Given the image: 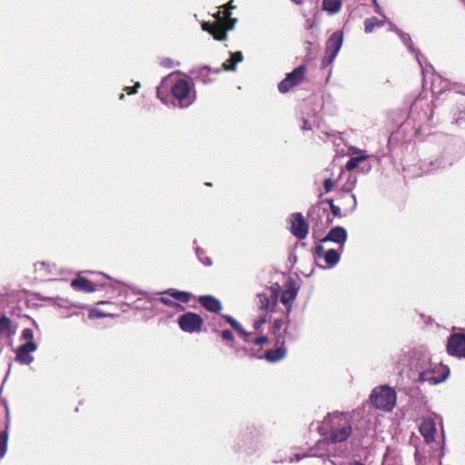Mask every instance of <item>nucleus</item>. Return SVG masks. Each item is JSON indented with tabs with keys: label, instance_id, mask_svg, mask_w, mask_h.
<instances>
[{
	"label": "nucleus",
	"instance_id": "f3484780",
	"mask_svg": "<svg viewBox=\"0 0 465 465\" xmlns=\"http://www.w3.org/2000/svg\"><path fill=\"white\" fill-rule=\"evenodd\" d=\"M70 286L74 291L91 293L96 292L99 287H104V284H94L87 278L78 276L72 280Z\"/></svg>",
	"mask_w": 465,
	"mask_h": 465
},
{
	"label": "nucleus",
	"instance_id": "aec40b11",
	"mask_svg": "<svg viewBox=\"0 0 465 465\" xmlns=\"http://www.w3.org/2000/svg\"><path fill=\"white\" fill-rule=\"evenodd\" d=\"M420 432L427 443L432 442L435 439L436 426L432 419H423L420 425Z\"/></svg>",
	"mask_w": 465,
	"mask_h": 465
},
{
	"label": "nucleus",
	"instance_id": "49530a36",
	"mask_svg": "<svg viewBox=\"0 0 465 465\" xmlns=\"http://www.w3.org/2000/svg\"><path fill=\"white\" fill-rule=\"evenodd\" d=\"M306 457H321V458H323L324 455L322 454L320 456L318 455H309V454H295L293 457L290 458L289 460V462H298V461H301L302 460H303L304 458Z\"/></svg>",
	"mask_w": 465,
	"mask_h": 465
},
{
	"label": "nucleus",
	"instance_id": "e2e57ef3",
	"mask_svg": "<svg viewBox=\"0 0 465 465\" xmlns=\"http://www.w3.org/2000/svg\"><path fill=\"white\" fill-rule=\"evenodd\" d=\"M326 203H329V205H330V209L331 208V204H334V203H333V200H332V199H327V200H326Z\"/></svg>",
	"mask_w": 465,
	"mask_h": 465
},
{
	"label": "nucleus",
	"instance_id": "864d4df0",
	"mask_svg": "<svg viewBox=\"0 0 465 465\" xmlns=\"http://www.w3.org/2000/svg\"><path fill=\"white\" fill-rule=\"evenodd\" d=\"M331 213H332L334 216H336V217H341V208H340V206L335 205V204H331Z\"/></svg>",
	"mask_w": 465,
	"mask_h": 465
},
{
	"label": "nucleus",
	"instance_id": "de8ad7c7",
	"mask_svg": "<svg viewBox=\"0 0 465 465\" xmlns=\"http://www.w3.org/2000/svg\"><path fill=\"white\" fill-rule=\"evenodd\" d=\"M248 351H251L254 355H250L251 359L262 360V351L261 349H256L255 346H248Z\"/></svg>",
	"mask_w": 465,
	"mask_h": 465
},
{
	"label": "nucleus",
	"instance_id": "6e6552de",
	"mask_svg": "<svg viewBox=\"0 0 465 465\" xmlns=\"http://www.w3.org/2000/svg\"><path fill=\"white\" fill-rule=\"evenodd\" d=\"M178 324L187 333L198 332L203 324V318L195 312H188L179 316Z\"/></svg>",
	"mask_w": 465,
	"mask_h": 465
},
{
	"label": "nucleus",
	"instance_id": "c85d7f7f",
	"mask_svg": "<svg viewBox=\"0 0 465 465\" xmlns=\"http://www.w3.org/2000/svg\"><path fill=\"white\" fill-rule=\"evenodd\" d=\"M163 293L168 294L169 296L173 297L176 301H179V302H182L184 303L188 302L192 298V294L190 292H182V291H178L175 289H169Z\"/></svg>",
	"mask_w": 465,
	"mask_h": 465
},
{
	"label": "nucleus",
	"instance_id": "9d476101",
	"mask_svg": "<svg viewBox=\"0 0 465 465\" xmlns=\"http://www.w3.org/2000/svg\"><path fill=\"white\" fill-rule=\"evenodd\" d=\"M290 231L299 240H303L309 232V225L301 213H293L290 215Z\"/></svg>",
	"mask_w": 465,
	"mask_h": 465
},
{
	"label": "nucleus",
	"instance_id": "c756f323",
	"mask_svg": "<svg viewBox=\"0 0 465 465\" xmlns=\"http://www.w3.org/2000/svg\"><path fill=\"white\" fill-rule=\"evenodd\" d=\"M342 0H323L322 9L330 15L337 14L341 7Z\"/></svg>",
	"mask_w": 465,
	"mask_h": 465
},
{
	"label": "nucleus",
	"instance_id": "680f3d73",
	"mask_svg": "<svg viewBox=\"0 0 465 465\" xmlns=\"http://www.w3.org/2000/svg\"><path fill=\"white\" fill-rule=\"evenodd\" d=\"M281 321H275L274 322V327L277 328V329H280L281 328Z\"/></svg>",
	"mask_w": 465,
	"mask_h": 465
},
{
	"label": "nucleus",
	"instance_id": "0eeeda50",
	"mask_svg": "<svg viewBox=\"0 0 465 465\" xmlns=\"http://www.w3.org/2000/svg\"><path fill=\"white\" fill-rule=\"evenodd\" d=\"M343 43V33L335 31L327 40L325 47V55L322 59V66L331 65L339 54Z\"/></svg>",
	"mask_w": 465,
	"mask_h": 465
},
{
	"label": "nucleus",
	"instance_id": "c03bdc74",
	"mask_svg": "<svg viewBox=\"0 0 465 465\" xmlns=\"http://www.w3.org/2000/svg\"><path fill=\"white\" fill-rule=\"evenodd\" d=\"M161 65L164 68H173V66L180 65V62L165 57L161 61Z\"/></svg>",
	"mask_w": 465,
	"mask_h": 465
},
{
	"label": "nucleus",
	"instance_id": "a18cd8bd",
	"mask_svg": "<svg viewBox=\"0 0 465 465\" xmlns=\"http://www.w3.org/2000/svg\"><path fill=\"white\" fill-rule=\"evenodd\" d=\"M235 331L240 335L245 343L250 341L251 332L246 331L242 325Z\"/></svg>",
	"mask_w": 465,
	"mask_h": 465
},
{
	"label": "nucleus",
	"instance_id": "f03ea898",
	"mask_svg": "<svg viewBox=\"0 0 465 465\" xmlns=\"http://www.w3.org/2000/svg\"><path fill=\"white\" fill-rule=\"evenodd\" d=\"M362 423L350 412L328 413L324 419V424L329 427L326 439L331 443H341L351 438V443L359 445L367 434Z\"/></svg>",
	"mask_w": 465,
	"mask_h": 465
},
{
	"label": "nucleus",
	"instance_id": "b1692460",
	"mask_svg": "<svg viewBox=\"0 0 465 465\" xmlns=\"http://www.w3.org/2000/svg\"><path fill=\"white\" fill-rule=\"evenodd\" d=\"M257 304L260 310L269 312L274 311L277 302L275 298H272V296L268 292H262L257 294Z\"/></svg>",
	"mask_w": 465,
	"mask_h": 465
},
{
	"label": "nucleus",
	"instance_id": "cd10ccee",
	"mask_svg": "<svg viewBox=\"0 0 465 465\" xmlns=\"http://www.w3.org/2000/svg\"><path fill=\"white\" fill-rule=\"evenodd\" d=\"M35 272L38 274V277L45 280L49 275L53 273L55 270L54 264H50L46 262H39L35 264Z\"/></svg>",
	"mask_w": 465,
	"mask_h": 465
},
{
	"label": "nucleus",
	"instance_id": "58836bf2",
	"mask_svg": "<svg viewBox=\"0 0 465 465\" xmlns=\"http://www.w3.org/2000/svg\"><path fill=\"white\" fill-rule=\"evenodd\" d=\"M282 292V287L278 282H275L272 284L270 289L268 290V293L272 296V298H275L276 302H278L279 295Z\"/></svg>",
	"mask_w": 465,
	"mask_h": 465
},
{
	"label": "nucleus",
	"instance_id": "13d9d810",
	"mask_svg": "<svg viewBox=\"0 0 465 465\" xmlns=\"http://www.w3.org/2000/svg\"><path fill=\"white\" fill-rule=\"evenodd\" d=\"M390 31L394 32L397 35H399V31H401V30L399 29L394 24L390 23Z\"/></svg>",
	"mask_w": 465,
	"mask_h": 465
},
{
	"label": "nucleus",
	"instance_id": "774afa93",
	"mask_svg": "<svg viewBox=\"0 0 465 465\" xmlns=\"http://www.w3.org/2000/svg\"><path fill=\"white\" fill-rule=\"evenodd\" d=\"M229 6H230L231 9L234 8V6L232 5V0H231L229 2Z\"/></svg>",
	"mask_w": 465,
	"mask_h": 465
},
{
	"label": "nucleus",
	"instance_id": "423d86ee",
	"mask_svg": "<svg viewBox=\"0 0 465 465\" xmlns=\"http://www.w3.org/2000/svg\"><path fill=\"white\" fill-rule=\"evenodd\" d=\"M172 94L178 100L180 108H187L193 104L196 99L194 93L191 94V86L185 79H179L172 86Z\"/></svg>",
	"mask_w": 465,
	"mask_h": 465
},
{
	"label": "nucleus",
	"instance_id": "4468645a",
	"mask_svg": "<svg viewBox=\"0 0 465 465\" xmlns=\"http://www.w3.org/2000/svg\"><path fill=\"white\" fill-rule=\"evenodd\" d=\"M36 350L35 342L24 343L16 349L15 360L21 364L29 365L34 361L32 353Z\"/></svg>",
	"mask_w": 465,
	"mask_h": 465
},
{
	"label": "nucleus",
	"instance_id": "39448f33",
	"mask_svg": "<svg viewBox=\"0 0 465 465\" xmlns=\"http://www.w3.org/2000/svg\"><path fill=\"white\" fill-rule=\"evenodd\" d=\"M397 395L395 391L388 385L375 388L371 396V404L379 410L391 411L396 404Z\"/></svg>",
	"mask_w": 465,
	"mask_h": 465
},
{
	"label": "nucleus",
	"instance_id": "bf43d9fd",
	"mask_svg": "<svg viewBox=\"0 0 465 465\" xmlns=\"http://www.w3.org/2000/svg\"><path fill=\"white\" fill-rule=\"evenodd\" d=\"M375 12L378 13L379 15H383V13H382V10H381V7L379 4H376V6H375Z\"/></svg>",
	"mask_w": 465,
	"mask_h": 465
},
{
	"label": "nucleus",
	"instance_id": "79ce46f5",
	"mask_svg": "<svg viewBox=\"0 0 465 465\" xmlns=\"http://www.w3.org/2000/svg\"><path fill=\"white\" fill-rule=\"evenodd\" d=\"M223 318L226 321L227 323L230 324V326L236 331L239 329V327L242 325L239 322H237L232 316L229 314L223 315Z\"/></svg>",
	"mask_w": 465,
	"mask_h": 465
},
{
	"label": "nucleus",
	"instance_id": "f704fd0d",
	"mask_svg": "<svg viewBox=\"0 0 465 465\" xmlns=\"http://www.w3.org/2000/svg\"><path fill=\"white\" fill-rule=\"evenodd\" d=\"M8 431H0V457L3 458L7 451Z\"/></svg>",
	"mask_w": 465,
	"mask_h": 465
},
{
	"label": "nucleus",
	"instance_id": "6ab92c4d",
	"mask_svg": "<svg viewBox=\"0 0 465 465\" xmlns=\"http://www.w3.org/2000/svg\"><path fill=\"white\" fill-rule=\"evenodd\" d=\"M198 302L208 312L218 313L223 305L219 299L213 295H202L198 297Z\"/></svg>",
	"mask_w": 465,
	"mask_h": 465
},
{
	"label": "nucleus",
	"instance_id": "3c124183",
	"mask_svg": "<svg viewBox=\"0 0 465 465\" xmlns=\"http://www.w3.org/2000/svg\"><path fill=\"white\" fill-rule=\"evenodd\" d=\"M333 185H334V183L331 178L325 179L324 183H323V187H324L325 193L331 192L332 190Z\"/></svg>",
	"mask_w": 465,
	"mask_h": 465
},
{
	"label": "nucleus",
	"instance_id": "338daca9",
	"mask_svg": "<svg viewBox=\"0 0 465 465\" xmlns=\"http://www.w3.org/2000/svg\"><path fill=\"white\" fill-rule=\"evenodd\" d=\"M144 298H148V293L146 292H139Z\"/></svg>",
	"mask_w": 465,
	"mask_h": 465
},
{
	"label": "nucleus",
	"instance_id": "8fccbe9b",
	"mask_svg": "<svg viewBox=\"0 0 465 465\" xmlns=\"http://www.w3.org/2000/svg\"><path fill=\"white\" fill-rule=\"evenodd\" d=\"M141 87V84L139 82L135 83V84L134 86H127L124 88V91L128 94H134L138 92V89Z\"/></svg>",
	"mask_w": 465,
	"mask_h": 465
},
{
	"label": "nucleus",
	"instance_id": "a19ab883",
	"mask_svg": "<svg viewBox=\"0 0 465 465\" xmlns=\"http://www.w3.org/2000/svg\"><path fill=\"white\" fill-rule=\"evenodd\" d=\"M21 338L25 341V343L35 342L34 332L29 328L23 330Z\"/></svg>",
	"mask_w": 465,
	"mask_h": 465
},
{
	"label": "nucleus",
	"instance_id": "2eb2a0df",
	"mask_svg": "<svg viewBox=\"0 0 465 465\" xmlns=\"http://www.w3.org/2000/svg\"><path fill=\"white\" fill-rule=\"evenodd\" d=\"M307 215L311 223H312L313 228L314 226H319V221L323 218L326 219L325 226H328L331 223H332V219L330 217L328 210L326 208L322 207L319 204L310 208L307 213Z\"/></svg>",
	"mask_w": 465,
	"mask_h": 465
},
{
	"label": "nucleus",
	"instance_id": "72a5a7b5",
	"mask_svg": "<svg viewBox=\"0 0 465 465\" xmlns=\"http://www.w3.org/2000/svg\"><path fill=\"white\" fill-rule=\"evenodd\" d=\"M228 347L233 349L235 355L238 358L249 357L254 355L251 351H248V345L246 346H236L234 344H228Z\"/></svg>",
	"mask_w": 465,
	"mask_h": 465
},
{
	"label": "nucleus",
	"instance_id": "ea45409f",
	"mask_svg": "<svg viewBox=\"0 0 465 465\" xmlns=\"http://www.w3.org/2000/svg\"><path fill=\"white\" fill-rule=\"evenodd\" d=\"M160 302L162 303H163L164 305L169 306L173 309H183V307L179 302L173 301L169 298L161 297Z\"/></svg>",
	"mask_w": 465,
	"mask_h": 465
},
{
	"label": "nucleus",
	"instance_id": "c9c22d12",
	"mask_svg": "<svg viewBox=\"0 0 465 465\" xmlns=\"http://www.w3.org/2000/svg\"><path fill=\"white\" fill-rule=\"evenodd\" d=\"M366 159H367L366 155H359V156L351 157L346 163L345 167L348 171H352L358 167V165L361 162H362Z\"/></svg>",
	"mask_w": 465,
	"mask_h": 465
},
{
	"label": "nucleus",
	"instance_id": "e433bc0d",
	"mask_svg": "<svg viewBox=\"0 0 465 465\" xmlns=\"http://www.w3.org/2000/svg\"><path fill=\"white\" fill-rule=\"evenodd\" d=\"M269 339L265 335H261L259 337L253 338L250 340L249 342H247L248 346H262L266 343H268Z\"/></svg>",
	"mask_w": 465,
	"mask_h": 465
},
{
	"label": "nucleus",
	"instance_id": "9b49d317",
	"mask_svg": "<svg viewBox=\"0 0 465 465\" xmlns=\"http://www.w3.org/2000/svg\"><path fill=\"white\" fill-rule=\"evenodd\" d=\"M313 253L316 258H322L325 261L326 267L320 266L321 268L331 269L336 266L340 262L341 252L335 249H329L328 251H325L322 243L320 242L315 246Z\"/></svg>",
	"mask_w": 465,
	"mask_h": 465
},
{
	"label": "nucleus",
	"instance_id": "4c0bfd02",
	"mask_svg": "<svg viewBox=\"0 0 465 465\" xmlns=\"http://www.w3.org/2000/svg\"><path fill=\"white\" fill-rule=\"evenodd\" d=\"M220 336L223 339V341L229 342L228 344H233L234 335L231 330L224 329V330L221 331Z\"/></svg>",
	"mask_w": 465,
	"mask_h": 465
},
{
	"label": "nucleus",
	"instance_id": "37998d69",
	"mask_svg": "<svg viewBox=\"0 0 465 465\" xmlns=\"http://www.w3.org/2000/svg\"><path fill=\"white\" fill-rule=\"evenodd\" d=\"M106 316H110V314L104 313L102 311L93 308L89 312V318L91 319H100L104 318Z\"/></svg>",
	"mask_w": 465,
	"mask_h": 465
},
{
	"label": "nucleus",
	"instance_id": "ddd939ff",
	"mask_svg": "<svg viewBox=\"0 0 465 465\" xmlns=\"http://www.w3.org/2000/svg\"><path fill=\"white\" fill-rule=\"evenodd\" d=\"M348 239V232L342 226L331 228L328 233L320 241L321 243L331 242L340 245L339 250L342 252L344 244Z\"/></svg>",
	"mask_w": 465,
	"mask_h": 465
},
{
	"label": "nucleus",
	"instance_id": "473e14b6",
	"mask_svg": "<svg viewBox=\"0 0 465 465\" xmlns=\"http://www.w3.org/2000/svg\"><path fill=\"white\" fill-rule=\"evenodd\" d=\"M195 254L198 261L204 266L210 267L213 265L212 259L206 254V252L201 247H195Z\"/></svg>",
	"mask_w": 465,
	"mask_h": 465
},
{
	"label": "nucleus",
	"instance_id": "dca6fc26",
	"mask_svg": "<svg viewBox=\"0 0 465 465\" xmlns=\"http://www.w3.org/2000/svg\"><path fill=\"white\" fill-rule=\"evenodd\" d=\"M356 182H357L356 176L351 175L348 178L346 184L339 192V198H341V199L346 198V199L350 200V202L351 203V204L350 206L351 212H353L357 207L356 196L354 193H352V189L354 188Z\"/></svg>",
	"mask_w": 465,
	"mask_h": 465
},
{
	"label": "nucleus",
	"instance_id": "bb28decb",
	"mask_svg": "<svg viewBox=\"0 0 465 465\" xmlns=\"http://www.w3.org/2000/svg\"><path fill=\"white\" fill-rule=\"evenodd\" d=\"M230 54L231 57L223 64L221 69L234 72L236 71L237 64L243 60V54L241 51L230 53Z\"/></svg>",
	"mask_w": 465,
	"mask_h": 465
},
{
	"label": "nucleus",
	"instance_id": "5701e85b",
	"mask_svg": "<svg viewBox=\"0 0 465 465\" xmlns=\"http://www.w3.org/2000/svg\"><path fill=\"white\" fill-rule=\"evenodd\" d=\"M398 35L409 52L415 56L419 65L422 67L421 59L423 58V55L418 49L414 47L411 35L407 33H404L403 31H399Z\"/></svg>",
	"mask_w": 465,
	"mask_h": 465
},
{
	"label": "nucleus",
	"instance_id": "20e7f679",
	"mask_svg": "<svg viewBox=\"0 0 465 465\" xmlns=\"http://www.w3.org/2000/svg\"><path fill=\"white\" fill-rule=\"evenodd\" d=\"M221 11L217 13L215 15L219 20L215 24H211L209 22H203L202 25V28L203 31L208 32L210 35L213 36V38L217 41H224L227 39V31L232 30L237 19L231 17V12L226 11L224 16L228 18V20H222L220 18Z\"/></svg>",
	"mask_w": 465,
	"mask_h": 465
},
{
	"label": "nucleus",
	"instance_id": "603ef678",
	"mask_svg": "<svg viewBox=\"0 0 465 465\" xmlns=\"http://www.w3.org/2000/svg\"><path fill=\"white\" fill-rule=\"evenodd\" d=\"M422 105V100L417 99L411 106V114H414V113L418 110L419 107Z\"/></svg>",
	"mask_w": 465,
	"mask_h": 465
},
{
	"label": "nucleus",
	"instance_id": "7c9ffc66",
	"mask_svg": "<svg viewBox=\"0 0 465 465\" xmlns=\"http://www.w3.org/2000/svg\"><path fill=\"white\" fill-rule=\"evenodd\" d=\"M15 334L12 329L11 321L6 316L0 318V336L11 337Z\"/></svg>",
	"mask_w": 465,
	"mask_h": 465
},
{
	"label": "nucleus",
	"instance_id": "4d7b16f0",
	"mask_svg": "<svg viewBox=\"0 0 465 465\" xmlns=\"http://www.w3.org/2000/svg\"><path fill=\"white\" fill-rule=\"evenodd\" d=\"M302 130H305V131H309L312 129V125L311 124L309 123L308 120L306 119H303V123H302Z\"/></svg>",
	"mask_w": 465,
	"mask_h": 465
},
{
	"label": "nucleus",
	"instance_id": "393cba45",
	"mask_svg": "<svg viewBox=\"0 0 465 465\" xmlns=\"http://www.w3.org/2000/svg\"><path fill=\"white\" fill-rule=\"evenodd\" d=\"M456 102L457 109L454 113V122L458 125H463L465 124V94H458Z\"/></svg>",
	"mask_w": 465,
	"mask_h": 465
},
{
	"label": "nucleus",
	"instance_id": "7ed1b4c3",
	"mask_svg": "<svg viewBox=\"0 0 465 465\" xmlns=\"http://www.w3.org/2000/svg\"><path fill=\"white\" fill-rule=\"evenodd\" d=\"M233 451L244 460L260 457L264 448L263 435L256 426H248L235 440Z\"/></svg>",
	"mask_w": 465,
	"mask_h": 465
},
{
	"label": "nucleus",
	"instance_id": "09e8293b",
	"mask_svg": "<svg viewBox=\"0 0 465 465\" xmlns=\"http://www.w3.org/2000/svg\"><path fill=\"white\" fill-rule=\"evenodd\" d=\"M266 322V315H260L258 319L253 322V328L258 331Z\"/></svg>",
	"mask_w": 465,
	"mask_h": 465
},
{
	"label": "nucleus",
	"instance_id": "1a4fd4ad",
	"mask_svg": "<svg viewBox=\"0 0 465 465\" xmlns=\"http://www.w3.org/2000/svg\"><path fill=\"white\" fill-rule=\"evenodd\" d=\"M305 74V66L299 65L292 72L288 73L284 79H282L278 84V90L281 94L288 93L292 87L298 85Z\"/></svg>",
	"mask_w": 465,
	"mask_h": 465
},
{
	"label": "nucleus",
	"instance_id": "a878e982",
	"mask_svg": "<svg viewBox=\"0 0 465 465\" xmlns=\"http://www.w3.org/2000/svg\"><path fill=\"white\" fill-rule=\"evenodd\" d=\"M448 164H451L450 163H447L442 158H438L436 160H423L420 163V169L424 173H429L435 170L445 168Z\"/></svg>",
	"mask_w": 465,
	"mask_h": 465
},
{
	"label": "nucleus",
	"instance_id": "69168bd1",
	"mask_svg": "<svg viewBox=\"0 0 465 465\" xmlns=\"http://www.w3.org/2000/svg\"><path fill=\"white\" fill-rule=\"evenodd\" d=\"M292 2H294L296 5H302L304 0H292Z\"/></svg>",
	"mask_w": 465,
	"mask_h": 465
},
{
	"label": "nucleus",
	"instance_id": "a211bd4d",
	"mask_svg": "<svg viewBox=\"0 0 465 465\" xmlns=\"http://www.w3.org/2000/svg\"><path fill=\"white\" fill-rule=\"evenodd\" d=\"M299 292V287L293 281H289L286 284L285 290L281 294V302L284 304L286 311L290 313L292 310L291 302L295 300Z\"/></svg>",
	"mask_w": 465,
	"mask_h": 465
},
{
	"label": "nucleus",
	"instance_id": "f8f14e48",
	"mask_svg": "<svg viewBox=\"0 0 465 465\" xmlns=\"http://www.w3.org/2000/svg\"><path fill=\"white\" fill-rule=\"evenodd\" d=\"M447 351L451 356L465 358V333L451 334L448 338Z\"/></svg>",
	"mask_w": 465,
	"mask_h": 465
},
{
	"label": "nucleus",
	"instance_id": "f257e3e1",
	"mask_svg": "<svg viewBox=\"0 0 465 465\" xmlns=\"http://www.w3.org/2000/svg\"><path fill=\"white\" fill-rule=\"evenodd\" d=\"M392 360L399 374L406 373L414 383L436 385L446 381L450 375L448 366L432 364L430 353L421 348H404Z\"/></svg>",
	"mask_w": 465,
	"mask_h": 465
},
{
	"label": "nucleus",
	"instance_id": "0e129e2a",
	"mask_svg": "<svg viewBox=\"0 0 465 465\" xmlns=\"http://www.w3.org/2000/svg\"><path fill=\"white\" fill-rule=\"evenodd\" d=\"M289 328H290V322H287V325H286V327L284 329V332H285L286 335H289V332H288V329Z\"/></svg>",
	"mask_w": 465,
	"mask_h": 465
},
{
	"label": "nucleus",
	"instance_id": "2f4dec72",
	"mask_svg": "<svg viewBox=\"0 0 465 465\" xmlns=\"http://www.w3.org/2000/svg\"><path fill=\"white\" fill-rule=\"evenodd\" d=\"M384 25V22L379 20L376 17L367 18L364 21V31L366 34L371 33L376 26L381 27Z\"/></svg>",
	"mask_w": 465,
	"mask_h": 465
},
{
	"label": "nucleus",
	"instance_id": "5fc2aeb1",
	"mask_svg": "<svg viewBox=\"0 0 465 465\" xmlns=\"http://www.w3.org/2000/svg\"><path fill=\"white\" fill-rule=\"evenodd\" d=\"M5 411H6V414H5L6 423H5V430L8 431L9 427H10V423H11V417H10L9 408H8L7 405L5 406Z\"/></svg>",
	"mask_w": 465,
	"mask_h": 465
},
{
	"label": "nucleus",
	"instance_id": "6e6d98bb",
	"mask_svg": "<svg viewBox=\"0 0 465 465\" xmlns=\"http://www.w3.org/2000/svg\"><path fill=\"white\" fill-rule=\"evenodd\" d=\"M338 200H341V204L344 206V208H345L349 213H351V212L350 211V206H351V203L350 202V200H348V199H346V198H345V199H341V198H339V197H338Z\"/></svg>",
	"mask_w": 465,
	"mask_h": 465
},
{
	"label": "nucleus",
	"instance_id": "412c9836",
	"mask_svg": "<svg viewBox=\"0 0 465 465\" xmlns=\"http://www.w3.org/2000/svg\"><path fill=\"white\" fill-rule=\"evenodd\" d=\"M222 72L221 68L213 69L208 65L201 66L197 69L192 71V74L195 75V78L202 82L204 84H209L213 83V79H212L209 74L211 73L219 74Z\"/></svg>",
	"mask_w": 465,
	"mask_h": 465
},
{
	"label": "nucleus",
	"instance_id": "052dcab7",
	"mask_svg": "<svg viewBox=\"0 0 465 465\" xmlns=\"http://www.w3.org/2000/svg\"><path fill=\"white\" fill-rule=\"evenodd\" d=\"M330 462H331V465H349V463L348 464H345V463H342V462L337 463V462H335L334 460H330Z\"/></svg>",
	"mask_w": 465,
	"mask_h": 465
},
{
	"label": "nucleus",
	"instance_id": "4be33fe9",
	"mask_svg": "<svg viewBox=\"0 0 465 465\" xmlns=\"http://www.w3.org/2000/svg\"><path fill=\"white\" fill-rule=\"evenodd\" d=\"M286 354L287 350L283 345H282L275 349H270L265 352H262V360H265L271 363H275L284 359Z\"/></svg>",
	"mask_w": 465,
	"mask_h": 465
}]
</instances>
